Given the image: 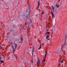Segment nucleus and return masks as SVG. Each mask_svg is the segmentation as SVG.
I'll return each mask as SVG.
<instances>
[{
    "label": "nucleus",
    "mask_w": 67,
    "mask_h": 67,
    "mask_svg": "<svg viewBox=\"0 0 67 67\" xmlns=\"http://www.w3.org/2000/svg\"><path fill=\"white\" fill-rule=\"evenodd\" d=\"M31 9H30V7L29 9H27L26 11L25 14L23 15L22 17H24L26 19V21L27 22L29 21V15L30 13L31 12Z\"/></svg>",
    "instance_id": "1"
},
{
    "label": "nucleus",
    "mask_w": 67,
    "mask_h": 67,
    "mask_svg": "<svg viewBox=\"0 0 67 67\" xmlns=\"http://www.w3.org/2000/svg\"><path fill=\"white\" fill-rule=\"evenodd\" d=\"M12 47L13 49V54L14 52V49L17 47V44H15L13 47L12 45Z\"/></svg>",
    "instance_id": "2"
},
{
    "label": "nucleus",
    "mask_w": 67,
    "mask_h": 67,
    "mask_svg": "<svg viewBox=\"0 0 67 67\" xmlns=\"http://www.w3.org/2000/svg\"><path fill=\"white\" fill-rule=\"evenodd\" d=\"M62 52H63V50L62 48H60L58 49L57 52L58 53H59V54H60L61 53H62Z\"/></svg>",
    "instance_id": "3"
},
{
    "label": "nucleus",
    "mask_w": 67,
    "mask_h": 67,
    "mask_svg": "<svg viewBox=\"0 0 67 67\" xmlns=\"http://www.w3.org/2000/svg\"><path fill=\"white\" fill-rule=\"evenodd\" d=\"M47 51L46 52V54H45V59H44L43 60V63H45V61H46V55H47Z\"/></svg>",
    "instance_id": "4"
},
{
    "label": "nucleus",
    "mask_w": 67,
    "mask_h": 67,
    "mask_svg": "<svg viewBox=\"0 0 67 67\" xmlns=\"http://www.w3.org/2000/svg\"><path fill=\"white\" fill-rule=\"evenodd\" d=\"M37 63L38 64H37V67H38V65H39V64H40V60H39V59H38L37 60Z\"/></svg>",
    "instance_id": "5"
},
{
    "label": "nucleus",
    "mask_w": 67,
    "mask_h": 67,
    "mask_svg": "<svg viewBox=\"0 0 67 67\" xmlns=\"http://www.w3.org/2000/svg\"><path fill=\"white\" fill-rule=\"evenodd\" d=\"M51 13L52 15V19H53V18H54V13H53V11H51Z\"/></svg>",
    "instance_id": "6"
},
{
    "label": "nucleus",
    "mask_w": 67,
    "mask_h": 67,
    "mask_svg": "<svg viewBox=\"0 0 67 67\" xmlns=\"http://www.w3.org/2000/svg\"><path fill=\"white\" fill-rule=\"evenodd\" d=\"M34 48H33L32 49V57H33V54H34Z\"/></svg>",
    "instance_id": "7"
},
{
    "label": "nucleus",
    "mask_w": 67,
    "mask_h": 67,
    "mask_svg": "<svg viewBox=\"0 0 67 67\" xmlns=\"http://www.w3.org/2000/svg\"><path fill=\"white\" fill-rule=\"evenodd\" d=\"M22 59L23 61H24L25 60V56H24L23 58H22Z\"/></svg>",
    "instance_id": "8"
},
{
    "label": "nucleus",
    "mask_w": 67,
    "mask_h": 67,
    "mask_svg": "<svg viewBox=\"0 0 67 67\" xmlns=\"http://www.w3.org/2000/svg\"><path fill=\"white\" fill-rule=\"evenodd\" d=\"M49 38V35H47L46 37V39H48V40H49V38Z\"/></svg>",
    "instance_id": "9"
},
{
    "label": "nucleus",
    "mask_w": 67,
    "mask_h": 67,
    "mask_svg": "<svg viewBox=\"0 0 67 67\" xmlns=\"http://www.w3.org/2000/svg\"><path fill=\"white\" fill-rule=\"evenodd\" d=\"M56 7H57L58 8L59 7V5L57 3L56 4Z\"/></svg>",
    "instance_id": "10"
},
{
    "label": "nucleus",
    "mask_w": 67,
    "mask_h": 67,
    "mask_svg": "<svg viewBox=\"0 0 67 67\" xmlns=\"http://www.w3.org/2000/svg\"><path fill=\"white\" fill-rule=\"evenodd\" d=\"M52 8L53 9V11H54L55 10V8L54 7V6L53 5H52Z\"/></svg>",
    "instance_id": "11"
},
{
    "label": "nucleus",
    "mask_w": 67,
    "mask_h": 67,
    "mask_svg": "<svg viewBox=\"0 0 67 67\" xmlns=\"http://www.w3.org/2000/svg\"><path fill=\"white\" fill-rule=\"evenodd\" d=\"M39 6H40V0H39L38 1V8L39 7Z\"/></svg>",
    "instance_id": "12"
},
{
    "label": "nucleus",
    "mask_w": 67,
    "mask_h": 67,
    "mask_svg": "<svg viewBox=\"0 0 67 67\" xmlns=\"http://www.w3.org/2000/svg\"><path fill=\"white\" fill-rule=\"evenodd\" d=\"M41 44H40V47L38 49H39H39H41Z\"/></svg>",
    "instance_id": "13"
},
{
    "label": "nucleus",
    "mask_w": 67,
    "mask_h": 67,
    "mask_svg": "<svg viewBox=\"0 0 67 67\" xmlns=\"http://www.w3.org/2000/svg\"><path fill=\"white\" fill-rule=\"evenodd\" d=\"M1 63H3L4 62V61L3 60H1L0 61Z\"/></svg>",
    "instance_id": "14"
},
{
    "label": "nucleus",
    "mask_w": 67,
    "mask_h": 67,
    "mask_svg": "<svg viewBox=\"0 0 67 67\" xmlns=\"http://www.w3.org/2000/svg\"><path fill=\"white\" fill-rule=\"evenodd\" d=\"M21 41H23V38L22 37H21Z\"/></svg>",
    "instance_id": "15"
},
{
    "label": "nucleus",
    "mask_w": 67,
    "mask_h": 67,
    "mask_svg": "<svg viewBox=\"0 0 67 67\" xmlns=\"http://www.w3.org/2000/svg\"><path fill=\"white\" fill-rule=\"evenodd\" d=\"M47 33L48 35H49V32H47Z\"/></svg>",
    "instance_id": "16"
},
{
    "label": "nucleus",
    "mask_w": 67,
    "mask_h": 67,
    "mask_svg": "<svg viewBox=\"0 0 67 67\" xmlns=\"http://www.w3.org/2000/svg\"><path fill=\"white\" fill-rule=\"evenodd\" d=\"M0 27L1 28H2V25H1L0 26Z\"/></svg>",
    "instance_id": "17"
},
{
    "label": "nucleus",
    "mask_w": 67,
    "mask_h": 67,
    "mask_svg": "<svg viewBox=\"0 0 67 67\" xmlns=\"http://www.w3.org/2000/svg\"><path fill=\"white\" fill-rule=\"evenodd\" d=\"M30 24H29L28 23L27 24V25H28V27H30V26H29V25H30Z\"/></svg>",
    "instance_id": "18"
},
{
    "label": "nucleus",
    "mask_w": 67,
    "mask_h": 67,
    "mask_svg": "<svg viewBox=\"0 0 67 67\" xmlns=\"http://www.w3.org/2000/svg\"><path fill=\"white\" fill-rule=\"evenodd\" d=\"M2 57H0V60H1L2 59Z\"/></svg>",
    "instance_id": "19"
},
{
    "label": "nucleus",
    "mask_w": 67,
    "mask_h": 67,
    "mask_svg": "<svg viewBox=\"0 0 67 67\" xmlns=\"http://www.w3.org/2000/svg\"><path fill=\"white\" fill-rule=\"evenodd\" d=\"M2 48V47H1V45H0V51L1 50V48Z\"/></svg>",
    "instance_id": "20"
},
{
    "label": "nucleus",
    "mask_w": 67,
    "mask_h": 67,
    "mask_svg": "<svg viewBox=\"0 0 67 67\" xmlns=\"http://www.w3.org/2000/svg\"><path fill=\"white\" fill-rule=\"evenodd\" d=\"M44 14V12H42V13L41 14L43 15Z\"/></svg>",
    "instance_id": "21"
},
{
    "label": "nucleus",
    "mask_w": 67,
    "mask_h": 67,
    "mask_svg": "<svg viewBox=\"0 0 67 67\" xmlns=\"http://www.w3.org/2000/svg\"><path fill=\"white\" fill-rule=\"evenodd\" d=\"M61 63H63V60H62L61 61Z\"/></svg>",
    "instance_id": "22"
},
{
    "label": "nucleus",
    "mask_w": 67,
    "mask_h": 67,
    "mask_svg": "<svg viewBox=\"0 0 67 67\" xmlns=\"http://www.w3.org/2000/svg\"><path fill=\"white\" fill-rule=\"evenodd\" d=\"M10 58H13V56H10Z\"/></svg>",
    "instance_id": "23"
},
{
    "label": "nucleus",
    "mask_w": 67,
    "mask_h": 67,
    "mask_svg": "<svg viewBox=\"0 0 67 67\" xmlns=\"http://www.w3.org/2000/svg\"><path fill=\"white\" fill-rule=\"evenodd\" d=\"M48 26H49V23H48Z\"/></svg>",
    "instance_id": "24"
},
{
    "label": "nucleus",
    "mask_w": 67,
    "mask_h": 67,
    "mask_svg": "<svg viewBox=\"0 0 67 67\" xmlns=\"http://www.w3.org/2000/svg\"><path fill=\"white\" fill-rule=\"evenodd\" d=\"M15 26H14L13 27V29H14V28H15Z\"/></svg>",
    "instance_id": "25"
},
{
    "label": "nucleus",
    "mask_w": 67,
    "mask_h": 67,
    "mask_svg": "<svg viewBox=\"0 0 67 67\" xmlns=\"http://www.w3.org/2000/svg\"><path fill=\"white\" fill-rule=\"evenodd\" d=\"M46 32H48V30H46Z\"/></svg>",
    "instance_id": "26"
},
{
    "label": "nucleus",
    "mask_w": 67,
    "mask_h": 67,
    "mask_svg": "<svg viewBox=\"0 0 67 67\" xmlns=\"http://www.w3.org/2000/svg\"><path fill=\"white\" fill-rule=\"evenodd\" d=\"M15 40L16 41H17V39H15Z\"/></svg>",
    "instance_id": "27"
},
{
    "label": "nucleus",
    "mask_w": 67,
    "mask_h": 67,
    "mask_svg": "<svg viewBox=\"0 0 67 67\" xmlns=\"http://www.w3.org/2000/svg\"><path fill=\"white\" fill-rule=\"evenodd\" d=\"M7 9H8V10H9V8H7Z\"/></svg>",
    "instance_id": "28"
},
{
    "label": "nucleus",
    "mask_w": 67,
    "mask_h": 67,
    "mask_svg": "<svg viewBox=\"0 0 67 67\" xmlns=\"http://www.w3.org/2000/svg\"><path fill=\"white\" fill-rule=\"evenodd\" d=\"M13 55H14H14H15L13 54Z\"/></svg>",
    "instance_id": "29"
},
{
    "label": "nucleus",
    "mask_w": 67,
    "mask_h": 67,
    "mask_svg": "<svg viewBox=\"0 0 67 67\" xmlns=\"http://www.w3.org/2000/svg\"><path fill=\"white\" fill-rule=\"evenodd\" d=\"M47 7H48V6H47Z\"/></svg>",
    "instance_id": "30"
},
{
    "label": "nucleus",
    "mask_w": 67,
    "mask_h": 67,
    "mask_svg": "<svg viewBox=\"0 0 67 67\" xmlns=\"http://www.w3.org/2000/svg\"><path fill=\"white\" fill-rule=\"evenodd\" d=\"M46 27H47V26H46Z\"/></svg>",
    "instance_id": "31"
},
{
    "label": "nucleus",
    "mask_w": 67,
    "mask_h": 67,
    "mask_svg": "<svg viewBox=\"0 0 67 67\" xmlns=\"http://www.w3.org/2000/svg\"><path fill=\"white\" fill-rule=\"evenodd\" d=\"M48 45V44H47V45Z\"/></svg>",
    "instance_id": "32"
},
{
    "label": "nucleus",
    "mask_w": 67,
    "mask_h": 67,
    "mask_svg": "<svg viewBox=\"0 0 67 67\" xmlns=\"http://www.w3.org/2000/svg\"><path fill=\"white\" fill-rule=\"evenodd\" d=\"M16 6H18V5H16Z\"/></svg>",
    "instance_id": "33"
}]
</instances>
